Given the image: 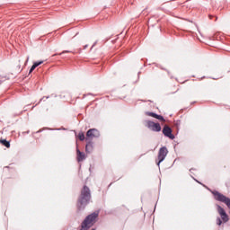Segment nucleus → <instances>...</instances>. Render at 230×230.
Returning a JSON list of instances; mask_svg holds the SVG:
<instances>
[{"label": "nucleus", "instance_id": "nucleus-15", "mask_svg": "<svg viewBox=\"0 0 230 230\" xmlns=\"http://www.w3.org/2000/svg\"><path fill=\"white\" fill-rule=\"evenodd\" d=\"M215 17V21H218V17L217 16H213V15H211V14H209L208 15V18L211 20V19H213Z\"/></svg>", "mask_w": 230, "mask_h": 230}, {"label": "nucleus", "instance_id": "nucleus-16", "mask_svg": "<svg viewBox=\"0 0 230 230\" xmlns=\"http://www.w3.org/2000/svg\"><path fill=\"white\" fill-rule=\"evenodd\" d=\"M64 53H71V51L69 50H64L62 53H60L59 55H64Z\"/></svg>", "mask_w": 230, "mask_h": 230}, {"label": "nucleus", "instance_id": "nucleus-5", "mask_svg": "<svg viewBox=\"0 0 230 230\" xmlns=\"http://www.w3.org/2000/svg\"><path fill=\"white\" fill-rule=\"evenodd\" d=\"M166 155H168V148L165 146L161 147L158 152V163L157 165L161 164L164 159H166Z\"/></svg>", "mask_w": 230, "mask_h": 230}, {"label": "nucleus", "instance_id": "nucleus-9", "mask_svg": "<svg viewBox=\"0 0 230 230\" xmlns=\"http://www.w3.org/2000/svg\"><path fill=\"white\" fill-rule=\"evenodd\" d=\"M76 154H77V162L78 163H82V161H84V159H85V154L84 153H82L80 151V149H76Z\"/></svg>", "mask_w": 230, "mask_h": 230}, {"label": "nucleus", "instance_id": "nucleus-1", "mask_svg": "<svg viewBox=\"0 0 230 230\" xmlns=\"http://www.w3.org/2000/svg\"><path fill=\"white\" fill-rule=\"evenodd\" d=\"M89 200H91V190L89 189V187L84 185L81 190V195L77 200L78 211L85 209V206L89 204Z\"/></svg>", "mask_w": 230, "mask_h": 230}, {"label": "nucleus", "instance_id": "nucleus-4", "mask_svg": "<svg viewBox=\"0 0 230 230\" xmlns=\"http://www.w3.org/2000/svg\"><path fill=\"white\" fill-rule=\"evenodd\" d=\"M94 137H100V131L96 128L89 129L86 132V141H91V139H94Z\"/></svg>", "mask_w": 230, "mask_h": 230}, {"label": "nucleus", "instance_id": "nucleus-6", "mask_svg": "<svg viewBox=\"0 0 230 230\" xmlns=\"http://www.w3.org/2000/svg\"><path fill=\"white\" fill-rule=\"evenodd\" d=\"M217 213L220 215L223 222H229V216H227V213H226V210L220 205H217Z\"/></svg>", "mask_w": 230, "mask_h": 230}, {"label": "nucleus", "instance_id": "nucleus-10", "mask_svg": "<svg viewBox=\"0 0 230 230\" xmlns=\"http://www.w3.org/2000/svg\"><path fill=\"white\" fill-rule=\"evenodd\" d=\"M85 150L88 154H91V152H93V142H91V140L87 141Z\"/></svg>", "mask_w": 230, "mask_h": 230}, {"label": "nucleus", "instance_id": "nucleus-2", "mask_svg": "<svg viewBox=\"0 0 230 230\" xmlns=\"http://www.w3.org/2000/svg\"><path fill=\"white\" fill-rule=\"evenodd\" d=\"M213 195H214L216 200H218L219 202H223L230 209V199L229 198L226 197L224 194H222L218 191H214Z\"/></svg>", "mask_w": 230, "mask_h": 230}, {"label": "nucleus", "instance_id": "nucleus-7", "mask_svg": "<svg viewBox=\"0 0 230 230\" xmlns=\"http://www.w3.org/2000/svg\"><path fill=\"white\" fill-rule=\"evenodd\" d=\"M163 134L166 137H169V139H175V136L172 134V128L169 126H164L163 128Z\"/></svg>", "mask_w": 230, "mask_h": 230}, {"label": "nucleus", "instance_id": "nucleus-3", "mask_svg": "<svg viewBox=\"0 0 230 230\" xmlns=\"http://www.w3.org/2000/svg\"><path fill=\"white\" fill-rule=\"evenodd\" d=\"M146 127L149 128V130H152L153 132H161V124L155 123L152 120L146 121Z\"/></svg>", "mask_w": 230, "mask_h": 230}, {"label": "nucleus", "instance_id": "nucleus-11", "mask_svg": "<svg viewBox=\"0 0 230 230\" xmlns=\"http://www.w3.org/2000/svg\"><path fill=\"white\" fill-rule=\"evenodd\" d=\"M41 64H44V61H39V62H35L32 66L30 69V73H33V71H35L36 67H39V66H40Z\"/></svg>", "mask_w": 230, "mask_h": 230}, {"label": "nucleus", "instance_id": "nucleus-13", "mask_svg": "<svg viewBox=\"0 0 230 230\" xmlns=\"http://www.w3.org/2000/svg\"><path fill=\"white\" fill-rule=\"evenodd\" d=\"M78 138L80 141H84L85 139V135H84V132H80L78 134Z\"/></svg>", "mask_w": 230, "mask_h": 230}, {"label": "nucleus", "instance_id": "nucleus-12", "mask_svg": "<svg viewBox=\"0 0 230 230\" xmlns=\"http://www.w3.org/2000/svg\"><path fill=\"white\" fill-rule=\"evenodd\" d=\"M0 143L6 148H10V141H8L6 139H0Z\"/></svg>", "mask_w": 230, "mask_h": 230}, {"label": "nucleus", "instance_id": "nucleus-8", "mask_svg": "<svg viewBox=\"0 0 230 230\" xmlns=\"http://www.w3.org/2000/svg\"><path fill=\"white\" fill-rule=\"evenodd\" d=\"M146 115L150 116L151 118H155V119H159L160 121H165L164 116L158 115V114L154 113V112L147 111V112H146Z\"/></svg>", "mask_w": 230, "mask_h": 230}, {"label": "nucleus", "instance_id": "nucleus-14", "mask_svg": "<svg viewBox=\"0 0 230 230\" xmlns=\"http://www.w3.org/2000/svg\"><path fill=\"white\" fill-rule=\"evenodd\" d=\"M217 226H222V219H220V217L217 218Z\"/></svg>", "mask_w": 230, "mask_h": 230}]
</instances>
